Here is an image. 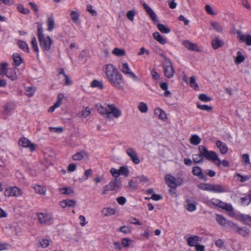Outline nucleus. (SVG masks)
<instances>
[{"label": "nucleus", "instance_id": "nucleus-30", "mask_svg": "<svg viewBox=\"0 0 251 251\" xmlns=\"http://www.w3.org/2000/svg\"><path fill=\"white\" fill-rule=\"evenodd\" d=\"M59 192L63 195H70L74 193L75 191L72 187H60L58 189Z\"/></svg>", "mask_w": 251, "mask_h": 251}, {"label": "nucleus", "instance_id": "nucleus-9", "mask_svg": "<svg viewBox=\"0 0 251 251\" xmlns=\"http://www.w3.org/2000/svg\"><path fill=\"white\" fill-rule=\"evenodd\" d=\"M125 152L134 164H138L140 163V158L134 148L130 147H126L125 149Z\"/></svg>", "mask_w": 251, "mask_h": 251}, {"label": "nucleus", "instance_id": "nucleus-34", "mask_svg": "<svg viewBox=\"0 0 251 251\" xmlns=\"http://www.w3.org/2000/svg\"><path fill=\"white\" fill-rule=\"evenodd\" d=\"M14 65L16 67L20 66L23 62L21 56L18 53H14L12 55Z\"/></svg>", "mask_w": 251, "mask_h": 251}, {"label": "nucleus", "instance_id": "nucleus-41", "mask_svg": "<svg viewBox=\"0 0 251 251\" xmlns=\"http://www.w3.org/2000/svg\"><path fill=\"white\" fill-rule=\"evenodd\" d=\"M121 243L124 247L128 248L132 246L133 240L130 238H124L121 240Z\"/></svg>", "mask_w": 251, "mask_h": 251}, {"label": "nucleus", "instance_id": "nucleus-27", "mask_svg": "<svg viewBox=\"0 0 251 251\" xmlns=\"http://www.w3.org/2000/svg\"><path fill=\"white\" fill-rule=\"evenodd\" d=\"M182 45L188 50H190L199 51V49L197 44H194L188 40L182 42Z\"/></svg>", "mask_w": 251, "mask_h": 251}, {"label": "nucleus", "instance_id": "nucleus-48", "mask_svg": "<svg viewBox=\"0 0 251 251\" xmlns=\"http://www.w3.org/2000/svg\"><path fill=\"white\" fill-rule=\"evenodd\" d=\"M240 218L244 224L251 226V217L250 216L247 215H241Z\"/></svg>", "mask_w": 251, "mask_h": 251}, {"label": "nucleus", "instance_id": "nucleus-56", "mask_svg": "<svg viewBox=\"0 0 251 251\" xmlns=\"http://www.w3.org/2000/svg\"><path fill=\"white\" fill-rule=\"evenodd\" d=\"M211 184L201 183L198 185V187L201 190L210 192Z\"/></svg>", "mask_w": 251, "mask_h": 251}, {"label": "nucleus", "instance_id": "nucleus-50", "mask_svg": "<svg viewBox=\"0 0 251 251\" xmlns=\"http://www.w3.org/2000/svg\"><path fill=\"white\" fill-rule=\"evenodd\" d=\"M157 26L158 30L162 33L167 34L171 31V29L164 25L158 24Z\"/></svg>", "mask_w": 251, "mask_h": 251}, {"label": "nucleus", "instance_id": "nucleus-25", "mask_svg": "<svg viewBox=\"0 0 251 251\" xmlns=\"http://www.w3.org/2000/svg\"><path fill=\"white\" fill-rule=\"evenodd\" d=\"M117 210L116 209L110 207H104L101 210V214L104 217H109L114 215L116 213Z\"/></svg>", "mask_w": 251, "mask_h": 251}, {"label": "nucleus", "instance_id": "nucleus-59", "mask_svg": "<svg viewBox=\"0 0 251 251\" xmlns=\"http://www.w3.org/2000/svg\"><path fill=\"white\" fill-rule=\"evenodd\" d=\"M241 203L243 205H248L251 201V194L245 196L241 199Z\"/></svg>", "mask_w": 251, "mask_h": 251}, {"label": "nucleus", "instance_id": "nucleus-21", "mask_svg": "<svg viewBox=\"0 0 251 251\" xmlns=\"http://www.w3.org/2000/svg\"><path fill=\"white\" fill-rule=\"evenodd\" d=\"M76 202L73 199H66L61 201L59 202V205L61 207L65 208L66 207H74L75 206Z\"/></svg>", "mask_w": 251, "mask_h": 251}, {"label": "nucleus", "instance_id": "nucleus-60", "mask_svg": "<svg viewBox=\"0 0 251 251\" xmlns=\"http://www.w3.org/2000/svg\"><path fill=\"white\" fill-rule=\"evenodd\" d=\"M203 155L201 153L196 154L193 155V160L196 163H199L202 162Z\"/></svg>", "mask_w": 251, "mask_h": 251}, {"label": "nucleus", "instance_id": "nucleus-22", "mask_svg": "<svg viewBox=\"0 0 251 251\" xmlns=\"http://www.w3.org/2000/svg\"><path fill=\"white\" fill-rule=\"evenodd\" d=\"M210 192L216 193H222L227 192V190L222 185L211 184Z\"/></svg>", "mask_w": 251, "mask_h": 251}, {"label": "nucleus", "instance_id": "nucleus-46", "mask_svg": "<svg viewBox=\"0 0 251 251\" xmlns=\"http://www.w3.org/2000/svg\"><path fill=\"white\" fill-rule=\"evenodd\" d=\"M112 53L117 56L121 57L126 54V51L123 49L116 48L113 50Z\"/></svg>", "mask_w": 251, "mask_h": 251}, {"label": "nucleus", "instance_id": "nucleus-35", "mask_svg": "<svg viewBox=\"0 0 251 251\" xmlns=\"http://www.w3.org/2000/svg\"><path fill=\"white\" fill-rule=\"evenodd\" d=\"M87 157H88V154L85 151H81L73 155L72 158L75 161H80Z\"/></svg>", "mask_w": 251, "mask_h": 251}, {"label": "nucleus", "instance_id": "nucleus-33", "mask_svg": "<svg viewBox=\"0 0 251 251\" xmlns=\"http://www.w3.org/2000/svg\"><path fill=\"white\" fill-rule=\"evenodd\" d=\"M192 173L194 176H198L201 179H205V176L202 172L201 168L199 167H194L192 169Z\"/></svg>", "mask_w": 251, "mask_h": 251}, {"label": "nucleus", "instance_id": "nucleus-64", "mask_svg": "<svg viewBox=\"0 0 251 251\" xmlns=\"http://www.w3.org/2000/svg\"><path fill=\"white\" fill-rule=\"evenodd\" d=\"M91 114L90 108L88 107L83 108L81 112V116L82 117L86 118Z\"/></svg>", "mask_w": 251, "mask_h": 251}, {"label": "nucleus", "instance_id": "nucleus-62", "mask_svg": "<svg viewBox=\"0 0 251 251\" xmlns=\"http://www.w3.org/2000/svg\"><path fill=\"white\" fill-rule=\"evenodd\" d=\"M31 46L34 50V51L38 53L39 51V50L38 47L37 42L35 37H33L31 41Z\"/></svg>", "mask_w": 251, "mask_h": 251}, {"label": "nucleus", "instance_id": "nucleus-20", "mask_svg": "<svg viewBox=\"0 0 251 251\" xmlns=\"http://www.w3.org/2000/svg\"><path fill=\"white\" fill-rule=\"evenodd\" d=\"M141 4L145 9L146 12L151 19V20L154 22H157V16L154 12L151 9V8L145 2L142 1Z\"/></svg>", "mask_w": 251, "mask_h": 251}, {"label": "nucleus", "instance_id": "nucleus-3", "mask_svg": "<svg viewBox=\"0 0 251 251\" xmlns=\"http://www.w3.org/2000/svg\"><path fill=\"white\" fill-rule=\"evenodd\" d=\"M199 151L207 160L212 161L216 166L221 165V160L219 155L215 151L207 150L203 146H199Z\"/></svg>", "mask_w": 251, "mask_h": 251}, {"label": "nucleus", "instance_id": "nucleus-12", "mask_svg": "<svg viewBox=\"0 0 251 251\" xmlns=\"http://www.w3.org/2000/svg\"><path fill=\"white\" fill-rule=\"evenodd\" d=\"M121 182L117 179L112 180L104 187L103 194H106L108 191L115 190L120 188Z\"/></svg>", "mask_w": 251, "mask_h": 251}, {"label": "nucleus", "instance_id": "nucleus-38", "mask_svg": "<svg viewBox=\"0 0 251 251\" xmlns=\"http://www.w3.org/2000/svg\"><path fill=\"white\" fill-rule=\"evenodd\" d=\"M160 87L162 90L165 91L163 94L164 97H170L171 96V93L168 90V84L166 82H161L160 83Z\"/></svg>", "mask_w": 251, "mask_h": 251}, {"label": "nucleus", "instance_id": "nucleus-31", "mask_svg": "<svg viewBox=\"0 0 251 251\" xmlns=\"http://www.w3.org/2000/svg\"><path fill=\"white\" fill-rule=\"evenodd\" d=\"M153 37L157 42L161 45H165L167 43V40L164 38L158 32H155L153 33Z\"/></svg>", "mask_w": 251, "mask_h": 251}, {"label": "nucleus", "instance_id": "nucleus-51", "mask_svg": "<svg viewBox=\"0 0 251 251\" xmlns=\"http://www.w3.org/2000/svg\"><path fill=\"white\" fill-rule=\"evenodd\" d=\"M138 108L141 113H147L148 111V107L147 104L144 102H140L138 105Z\"/></svg>", "mask_w": 251, "mask_h": 251}, {"label": "nucleus", "instance_id": "nucleus-52", "mask_svg": "<svg viewBox=\"0 0 251 251\" xmlns=\"http://www.w3.org/2000/svg\"><path fill=\"white\" fill-rule=\"evenodd\" d=\"M189 84L191 88L195 90H199V87L196 81V79L195 76H193L190 78Z\"/></svg>", "mask_w": 251, "mask_h": 251}, {"label": "nucleus", "instance_id": "nucleus-49", "mask_svg": "<svg viewBox=\"0 0 251 251\" xmlns=\"http://www.w3.org/2000/svg\"><path fill=\"white\" fill-rule=\"evenodd\" d=\"M242 162L244 166L251 168V163L250 161V158L248 154H244L242 155Z\"/></svg>", "mask_w": 251, "mask_h": 251}, {"label": "nucleus", "instance_id": "nucleus-36", "mask_svg": "<svg viewBox=\"0 0 251 251\" xmlns=\"http://www.w3.org/2000/svg\"><path fill=\"white\" fill-rule=\"evenodd\" d=\"M96 107L98 111L105 118H107V106L105 108L102 106L100 104H97Z\"/></svg>", "mask_w": 251, "mask_h": 251}, {"label": "nucleus", "instance_id": "nucleus-8", "mask_svg": "<svg viewBox=\"0 0 251 251\" xmlns=\"http://www.w3.org/2000/svg\"><path fill=\"white\" fill-rule=\"evenodd\" d=\"M122 112L120 109L117 107L114 104L107 105V119H111L112 118H119L122 116Z\"/></svg>", "mask_w": 251, "mask_h": 251}, {"label": "nucleus", "instance_id": "nucleus-54", "mask_svg": "<svg viewBox=\"0 0 251 251\" xmlns=\"http://www.w3.org/2000/svg\"><path fill=\"white\" fill-rule=\"evenodd\" d=\"M135 179H137L139 182L143 183L144 184H147L149 183V179L144 175L138 176L134 177Z\"/></svg>", "mask_w": 251, "mask_h": 251}, {"label": "nucleus", "instance_id": "nucleus-18", "mask_svg": "<svg viewBox=\"0 0 251 251\" xmlns=\"http://www.w3.org/2000/svg\"><path fill=\"white\" fill-rule=\"evenodd\" d=\"M154 114L156 117L163 122H166L168 120L166 113L160 107L155 108Z\"/></svg>", "mask_w": 251, "mask_h": 251}, {"label": "nucleus", "instance_id": "nucleus-37", "mask_svg": "<svg viewBox=\"0 0 251 251\" xmlns=\"http://www.w3.org/2000/svg\"><path fill=\"white\" fill-rule=\"evenodd\" d=\"M33 188L37 194L40 195H45L46 194V189L41 185L35 184L33 186Z\"/></svg>", "mask_w": 251, "mask_h": 251}, {"label": "nucleus", "instance_id": "nucleus-55", "mask_svg": "<svg viewBox=\"0 0 251 251\" xmlns=\"http://www.w3.org/2000/svg\"><path fill=\"white\" fill-rule=\"evenodd\" d=\"M216 220L221 226H225L226 224V219L221 215H217L216 216Z\"/></svg>", "mask_w": 251, "mask_h": 251}, {"label": "nucleus", "instance_id": "nucleus-45", "mask_svg": "<svg viewBox=\"0 0 251 251\" xmlns=\"http://www.w3.org/2000/svg\"><path fill=\"white\" fill-rule=\"evenodd\" d=\"M36 89L34 87L27 86L25 88V95L28 97H32L34 95Z\"/></svg>", "mask_w": 251, "mask_h": 251}, {"label": "nucleus", "instance_id": "nucleus-43", "mask_svg": "<svg viewBox=\"0 0 251 251\" xmlns=\"http://www.w3.org/2000/svg\"><path fill=\"white\" fill-rule=\"evenodd\" d=\"M17 44L18 47L24 51L27 52L29 51L28 46L25 42L19 40L17 41Z\"/></svg>", "mask_w": 251, "mask_h": 251}, {"label": "nucleus", "instance_id": "nucleus-42", "mask_svg": "<svg viewBox=\"0 0 251 251\" xmlns=\"http://www.w3.org/2000/svg\"><path fill=\"white\" fill-rule=\"evenodd\" d=\"M17 8L20 13L24 15H28L30 13V11L29 9L24 7V5L21 3H18L17 4Z\"/></svg>", "mask_w": 251, "mask_h": 251}, {"label": "nucleus", "instance_id": "nucleus-15", "mask_svg": "<svg viewBox=\"0 0 251 251\" xmlns=\"http://www.w3.org/2000/svg\"><path fill=\"white\" fill-rule=\"evenodd\" d=\"M164 74L168 78H172L174 75L175 71L172 62L169 60H166L164 64Z\"/></svg>", "mask_w": 251, "mask_h": 251}, {"label": "nucleus", "instance_id": "nucleus-32", "mask_svg": "<svg viewBox=\"0 0 251 251\" xmlns=\"http://www.w3.org/2000/svg\"><path fill=\"white\" fill-rule=\"evenodd\" d=\"M186 203L185 207L188 211L193 212L196 210L197 206L195 201L190 200H187L186 201Z\"/></svg>", "mask_w": 251, "mask_h": 251}, {"label": "nucleus", "instance_id": "nucleus-44", "mask_svg": "<svg viewBox=\"0 0 251 251\" xmlns=\"http://www.w3.org/2000/svg\"><path fill=\"white\" fill-rule=\"evenodd\" d=\"M189 141L191 144L197 146L201 143V138L198 135L194 134L191 135Z\"/></svg>", "mask_w": 251, "mask_h": 251}, {"label": "nucleus", "instance_id": "nucleus-6", "mask_svg": "<svg viewBox=\"0 0 251 251\" xmlns=\"http://www.w3.org/2000/svg\"><path fill=\"white\" fill-rule=\"evenodd\" d=\"M121 72L125 75L132 78L135 81H139V77L131 71L128 64L126 62L121 63L120 67Z\"/></svg>", "mask_w": 251, "mask_h": 251}, {"label": "nucleus", "instance_id": "nucleus-47", "mask_svg": "<svg viewBox=\"0 0 251 251\" xmlns=\"http://www.w3.org/2000/svg\"><path fill=\"white\" fill-rule=\"evenodd\" d=\"M90 86L92 88H97L100 90L102 89L103 88L102 81L96 79L91 82Z\"/></svg>", "mask_w": 251, "mask_h": 251}, {"label": "nucleus", "instance_id": "nucleus-61", "mask_svg": "<svg viewBox=\"0 0 251 251\" xmlns=\"http://www.w3.org/2000/svg\"><path fill=\"white\" fill-rule=\"evenodd\" d=\"M138 182L137 179H135L134 177L130 179L128 183V185L130 188L132 189H136L138 188Z\"/></svg>", "mask_w": 251, "mask_h": 251}, {"label": "nucleus", "instance_id": "nucleus-29", "mask_svg": "<svg viewBox=\"0 0 251 251\" xmlns=\"http://www.w3.org/2000/svg\"><path fill=\"white\" fill-rule=\"evenodd\" d=\"M200 240L197 236H190L186 239L187 244L190 247H195Z\"/></svg>", "mask_w": 251, "mask_h": 251}, {"label": "nucleus", "instance_id": "nucleus-19", "mask_svg": "<svg viewBox=\"0 0 251 251\" xmlns=\"http://www.w3.org/2000/svg\"><path fill=\"white\" fill-rule=\"evenodd\" d=\"M64 98V95L63 94L60 93L58 95L57 97V100L54 103V104L49 107L48 109V112L50 113L53 112L56 108L60 106L62 103V101Z\"/></svg>", "mask_w": 251, "mask_h": 251}, {"label": "nucleus", "instance_id": "nucleus-5", "mask_svg": "<svg viewBox=\"0 0 251 251\" xmlns=\"http://www.w3.org/2000/svg\"><path fill=\"white\" fill-rule=\"evenodd\" d=\"M206 203L209 206H216L229 212L233 210V208L230 204L225 203L217 199L213 198L210 200L207 201Z\"/></svg>", "mask_w": 251, "mask_h": 251}, {"label": "nucleus", "instance_id": "nucleus-23", "mask_svg": "<svg viewBox=\"0 0 251 251\" xmlns=\"http://www.w3.org/2000/svg\"><path fill=\"white\" fill-rule=\"evenodd\" d=\"M80 15L78 11L73 10L71 11L70 13V17L73 23L77 25H79L81 24V21L79 18Z\"/></svg>", "mask_w": 251, "mask_h": 251}, {"label": "nucleus", "instance_id": "nucleus-17", "mask_svg": "<svg viewBox=\"0 0 251 251\" xmlns=\"http://www.w3.org/2000/svg\"><path fill=\"white\" fill-rule=\"evenodd\" d=\"M47 30L49 32L52 31L56 28L55 20L53 15L47 16L46 21Z\"/></svg>", "mask_w": 251, "mask_h": 251}, {"label": "nucleus", "instance_id": "nucleus-7", "mask_svg": "<svg viewBox=\"0 0 251 251\" xmlns=\"http://www.w3.org/2000/svg\"><path fill=\"white\" fill-rule=\"evenodd\" d=\"M110 172L115 179H117L120 175L127 177L129 175V170L126 166H120L118 169L111 168Z\"/></svg>", "mask_w": 251, "mask_h": 251}, {"label": "nucleus", "instance_id": "nucleus-58", "mask_svg": "<svg viewBox=\"0 0 251 251\" xmlns=\"http://www.w3.org/2000/svg\"><path fill=\"white\" fill-rule=\"evenodd\" d=\"M197 107L202 110L206 111H210L212 109V107L208 105L201 104L199 102L197 103Z\"/></svg>", "mask_w": 251, "mask_h": 251}, {"label": "nucleus", "instance_id": "nucleus-2", "mask_svg": "<svg viewBox=\"0 0 251 251\" xmlns=\"http://www.w3.org/2000/svg\"><path fill=\"white\" fill-rule=\"evenodd\" d=\"M199 151L207 160L212 161L216 166L221 165V160L219 155L215 151L207 150L203 146H199Z\"/></svg>", "mask_w": 251, "mask_h": 251}, {"label": "nucleus", "instance_id": "nucleus-53", "mask_svg": "<svg viewBox=\"0 0 251 251\" xmlns=\"http://www.w3.org/2000/svg\"><path fill=\"white\" fill-rule=\"evenodd\" d=\"M9 64L8 63H3L0 64V75L4 76L6 70L8 69Z\"/></svg>", "mask_w": 251, "mask_h": 251}, {"label": "nucleus", "instance_id": "nucleus-10", "mask_svg": "<svg viewBox=\"0 0 251 251\" xmlns=\"http://www.w3.org/2000/svg\"><path fill=\"white\" fill-rule=\"evenodd\" d=\"M4 195L7 197H18L23 195V191L16 186L11 187L5 190Z\"/></svg>", "mask_w": 251, "mask_h": 251}, {"label": "nucleus", "instance_id": "nucleus-1", "mask_svg": "<svg viewBox=\"0 0 251 251\" xmlns=\"http://www.w3.org/2000/svg\"><path fill=\"white\" fill-rule=\"evenodd\" d=\"M104 72L106 78L115 87L119 88L123 82V77L116 67L112 64L105 66Z\"/></svg>", "mask_w": 251, "mask_h": 251}, {"label": "nucleus", "instance_id": "nucleus-39", "mask_svg": "<svg viewBox=\"0 0 251 251\" xmlns=\"http://www.w3.org/2000/svg\"><path fill=\"white\" fill-rule=\"evenodd\" d=\"M235 178L237 180L241 182H244L248 181L249 179L251 178V175H248L245 176L241 175L239 173H237L235 175Z\"/></svg>", "mask_w": 251, "mask_h": 251}, {"label": "nucleus", "instance_id": "nucleus-4", "mask_svg": "<svg viewBox=\"0 0 251 251\" xmlns=\"http://www.w3.org/2000/svg\"><path fill=\"white\" fill-rule=\"evenodd\" d=\"M165 180L167 185L173 189L181 185L183 182L182 178L180 177H175L169 174L165 176Z\"/></svg>", "mask_w": 251, "mask_h": 251}, {"label": "nucleus", "instance_id": "nucleus-24", "mask_svg": "<svg viewBox=\"0 0 251 251\" xmlns=\"http://www.w3.org/2000/svg\"><path fill=\"white\" fill-rule=\"evenodd\" d=\"M4 75H6L12 81L16 80L18 78L15 70L13 68H8L6 70V72H5Z\"/></svg>", "mask_w": 251, "mask_h": 251}, {"label": "nucleus", "instance_id": "nucleus-11", "mask_svg": "<svg viewBox=\"0 0 251 251\" xmlns=\"http://www.w3.org/2000/svg\"><path fill=\"white\" fill-rule=\"evenodd\" d=\"M41 48L45 51H48L50 49L52 40L49 36H44L38 39Z\"/></svg>", "mask_w": 251, "mask_h": 251}, {"label": "nucleus", "instance_id": "nucleus-28", "mask_svg": "<svg viewBox=\"0 0 251 251\" xmlns=\"http://www.w3.org/2000/svg\"><path fill=\"white\" fill-rule=\"evenodd\" d=\"M224 44L223 40L220 39L219 37H216L212 40V47L213 49L217 50L218 48L222 47Z\"/></svg>", "mask_w": 251, "mask_h": 251}, {"label": "nucleus", "instance_id": "nucleus-26", "mask_svg": "<svg viewBox=\"0 0 251 251\" xmlns=\"http://www.w3.org/2000/svg\"><path fill=\"white\" fill-rule=\"evenodd\" d=\"M217 147L219 149L221 154H225L228 151V147L226 144L220 140H217L215 142Z\"/></svg>", "mask_w": 251, "mask_h": 251}, {"label": "nucleus", "instance_id": "nucleus-13", "mask_svg": "<svg viewBox=\"0 0 251 251\" xmlns=\"http://www.w3.org/2000/svg\"><path fill=\"white\" fill-rule=\"evenodd\" d=\"M19 144L20 146L27 148L30 151H33L35 150L36 146L31 143L29 139L25 137H22L19 140Z\"/></svg>", "mask_w": 251, "mask_h": 251}, {"label": "nucleus", "instance_id": "nucleus-16", "mask_svg": "<svg viewBox=\"0 0 251 251\" xmlns=\"http://www.w3.org/2000/svg\"><path fill=\"white\" fill-rule=\"evenodd\" d=\"M237 37L241 42L245 43L247 46H251V35L247 33H243L240 31L237 32Z\"/></svg>", "mask_w": 251, "mask_h": 251}, {"label": "nucleus", "instance_id": "nucleus-63", "mask_svg": "<svg viewBox=\"0 0 251 251\" xmlns=\"http://www.w3.org/2000/svg\"><path fill=\"white\" fill-rule=\"evenodd\" d=\"M211 25L212 28L213 29L215 30L216 31L219 32L222 31V26L219 23H217L216 22H212L211 23Z\"/></svg>", "mask_w": 251, "mask_h": 251}, {"label": "nucleus", "instance_id": "nucleus-14", "mask_svg": "<svg viewBox=\"0 0 251 251\" xmlns=\"http://www.w3.org/2000/svg\"><path fill=\"white\" fill-rule=\"evenodd\" d=\"M37 217L39 222L41 224H51L53 223V219L51 216L47 213H39Z\"/></svg>", "mask_w": 251, "mask_h": 251}, {"label": "nucleus", "instance_id": "nucleus-40", "mask_svg": "<svg viewBox=\"0 0 251 251\" xmlns=\"http://www.w3.org/2000/svg\"><path fill=\"white\" fill-rule=\"evenodd\" d=\"M245 60V57L243 53L239 51H237L236 53V56L234 59V62L236 64H239L243 62H244Z\"/></svg>", "mask_w": 251, "mask_h": 251}, {"label": "nucleus", "instance_id": "nucleus-57", "mask_svg": "<svg viewBox=\"0 0 251 251\" xmlns=\"http://www.w3.org/2000/svg\"><path fill=\"white\" fill-rule=\"evenodd\" d=\"M50 240L48 239L42 238L39 240V243L42 248H46L49 246L50 244Z\"/></svg>", "mask_w": 251, "mask_h": 251}]
</instances>
